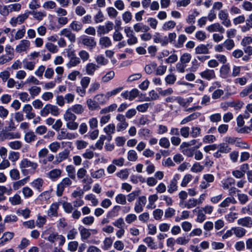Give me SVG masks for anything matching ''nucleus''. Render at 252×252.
<instances>
[{
  "mask_svg": "<svg viewBox=\"0 0 252 252\" xmlns=\"http://www.w3.org/2000/svg\"><path fill=\"white\" fill-rule=\"evenodd\" d=\"M193 212V213L195 212L197 213V218L196 219V221L197 222L202 223L206 220L205 214L203 212L202 209H199L197 211H196V209H194Z\"/></svg>",
  "mask_w": 252,
  "mask_h": 252,
  "instance_id": "nucleus-33",
  "label": "nucleus"
},
{
  "mask_svg": "<svg viewBox=\"0 0 252 252\" xmlns=\"http://www.w3.org/2000/svg\"><path fill=\"white\" fill-rule=\"evenodd\" d=\"M29 180L30 177L27 176L23 179L13 182L12 184L13 189L14 190H18L22 187L25 186L29 182Z\"/></svg>",
  "mask_w": 252,
  "mask_h": 252,
  "instance_id": "nucleus-9",
  "label": "nucleus"
},
{
  "mask_svg": "<svg viewBox=\"0 0 252 252\" xmlns=\"http://www.w3.org/2000/svg\"><path fill=\"white\" fill-rule=\"evenodd\" d=\"M8 200L11 204L14 206L21 205L23 203V200L18 193H15L13 196L9 197Z\"/></svg>",
  "mask_w": 252,
  "mask_h": 252,
  "instance_id": "nucleus-18",
  "label": "nucleus"
},
{
  "mask_svg": "<svg viewBox=\"0 0 252 252\" xmlns=\"http://www.w3.org/2000/svg\"><path fill=\"white\" fill-rule=\"evenodd\" d=\"M206 30L209 32H219L223 33L225 32L224 28L219 23H215L208 26Z\"/></svg>",
  "mask_w": 252,
  "mask_h": 252,
  "instance_id": "nucleus-7",
  "label": "nucleus"
},
{
  "mask_svg": "<svg viewBox=\"0 0 252 252\" xmlns=\"http://www.w3.org/2000/svg\"><path fill=\"white\" fill-rule=\"evenodd\" d=\"M167 191L169 193H172L178 190L177 181L175 178L172 179L170 181V184L167 187Z\"/></svg>",
  "mask_w": 252,
  "mask_h": 252,
  "instance_id": "nucleus-31",
  "label": "nucleus"
},
{
  "mask_svg": "<svg viewBox=\"0 0 252 252\" xmlns=\"http://www.w3.org/2000/svg\"><path fill=\"white\" fill-rule=\"evenodd\" d=\"M157 66V63L153 62L149 64L146 65L144 68V70L147 74H151L155 71Z\"/></svg>",
  "mask_w": 252,
  "mask_h": 252,
  "instance_id": "nucleus-37",
  "label": "nucleus"
},
{
  "mask_svg": "<svg viewBox=\"0 0 252 252\" xmlns=\"http://www.w3.org/2000/svg\"><path fill=\"white\" fill-rule=\"evenodd\" d=\"M159 145L162 148L167 149L170 147V143L168 138L163 137L159 139Z\"/></svg>",
  "mask_w": 252,
  "mask_h": 252,
  "instance_id": "nucleus-50",
  "label": "nucleus"
},
{
  "mask_svg": "<svg viewBox=\"0 0 252 252\" xmlns=\"http://www.w3.org/2000/svg\"><path fill=\"white\" fill-rule=\"evenodd\" d=\"M237 203L236 200L234 198V197H226L225 199H224L220 204L219 206L221 208H224L226 207H228L230 204H235Z\"/></svg>",
  "mask_w": 252,
  "mask_h": 252,
  "instance_id": "nucleus-25",
  "label": "nucleus"
},
{
  "mask_svg": "<svg viewBox=\"0 0 252 252\" xmlns=\"http://www.w3.org/2000/svg\"><path fill=\"white\" fill-rule=\"evenodd\" d=\"M30 46V42L28 40L23 39L20 41L19 44L16 47V51L17 53L26 51Z\"/></svg>",
  "mask_w": 252,
  "mask_h": 252,
  "instance_id": "nucleus-8",
  "label": "nucleus"
},
{
  "mask_svg": "<svg viewBox=\"0 0 252 252\" xmlns=\"http://www.w3.org/2000/svg\"><path fill=\"white\" fill-rule=\"evenodd\" d=\"M223 45L227 50H231L235 46V43L233 39L227 38L222 43Z\"/></svg>",
  "mask_w": 252,
  "mask_h": 252,
  "instance_id": "nucleus-40",
  "label": "nucleus"
},
{
  "mask_svg": "<svg viewBox=\"0 0 252 252\" xmlns=\"http://www.w3.org/2000/svg\"><path fill=\"white\" fill-rule=\"evenodd\" d=\"M24 139L27 143H30L35 141L37 139V136L33 131H29L25 133Z\"/></svg>",
  "mask_w": 252,
  "mask_h": 252,
  "instance_id": "nucleus-27",
  "label": "nucleus"
},
{
  "mask_svg": "<svg viewBox=\"0 0 252 252\" xmlns=\"http://www.w3.org/2000/svg\"><path fill=\"white\" fill-rule=\"evenodd\" d=\"M163 215V211L160 209H156L153 212V218L155 220H160Z\"/></svg>",
  "mask_w": 252,
  "mask_h": 252,
  "instance_id": "nucleus-51",
  "label": "nucleus"
},
{
  "mask_svg": "<svg viewBox=\"0 0 252 252\" xmlns=\"http://www.w3.org/2000/svg\"><path fill=\"white\" fill-rule=\"evenodd\" d=\"M22 192L25 198H29L33 195V190L29 187H24L22 189Z\"/></svg>",
  "mask_w": 252,
  "mask_h": 252,
  "instance_id": "nucleus-38",
  "label": "nucleus"
},
{
  "mask_svg": "<svg viewBox=\"0 0 252 252\" xmlns=\"http://www.w3.org/2000/svg\"><path fill=\"white\" fill-rule=\"evenodd\" d=\"M199 14V12L197 10L194 9L186 19L187 23L188 24L194 23L195 18L198 16Z\"/></svg>",
  "mask_w": 252,
  "mask_h": 252,
  "instance_id": "nucleus-34",
  "label": "nucleus"
},
{
  "mask_svg": "<svg viewBox=\"0 0 252 252\" xmlns=\"http://www.w3.org/2000/svg\"><path fill=\"white\" fill-rule=\"evenodd\" d=\"M5 51L6 53L5 55H6L7 57L9 58L12 60L14 57V48H12L10 45H7L5 48Z\"/></svg>",
  "mask_w": 252,
  "mask_h": 252,
  "instance_id": "nucleus-62",
  "label": "nucleus"
},
{
  "mask_svg": "<svg viewBox=\"0 0 252 252\" xmlns=\"http://www.w3.org/2000/svg\"><path fill=\"white\" fill-rule=\"evenodd\" d=\"M176 23L172 20L168 21L165 22L162 26L163 31H169L175 28Z\"/></svg>",
  "mask_w": 252,
  "mask_h": 252,
  "instance_id": "nucleus-46",
  "label": "nucleus"
},
{
  "mask_svg": "<svg viewBox=\"0 0 252 252\" xmlns=\"http://www.w3.org/2000/svg\"><path fill=\"white\" fill-rule=\"evenodd\" d=\"M230 70V66L228 64H225L222 65L220 68V75L222 78H226L229 76Z\"/></svg>",
  "mask_w": 252,
  "mask_h": 252,
  "instance_id": "nucleus-28",
  "label": "nucleus"
},
{
  "mask_svg": "<svg viewBox=\"0 0 252 252\" xmlns=\"http://www.w3.org/2000/svg\"><path fill=\"white\" fill-rule=\"evenodd\" d=\"M28 13L29 15H32L34 18L39 21L41 20L43 17L46 16L45 14L41 11H28Z\"/></svg>",
  "mask_w": 252,
  "mask_h": 252,
  "instance_id": "nucleus-44",
  "label": "nucleus"
},
{
  "mask_svg": "<svg viewBox=\"0 0 252 252\" xmlns=\"http://www.w3.org/2000/svg\"><path fill=\"white\" fill-rule=\"evenodd\" d=\"M200 116V113L199 112L193 113L187 117L184 118L180 122V124L182 125H185L188 123L198 118Z\"/></svg>",
  "mask_w": 252,
  "mask_h": 252,
  "instance_id": "nucleus-19",
  "label": "nucleus"
},
{
  "mask_svg": "<svg viewBox=\"0 0 252 252\" xmlns=\"http://www.w3.org/2000/svg\"><path fill=\"white\" fill-rule=\"evenodd\" d=\"M5 139H18L20 138L21 135L18 133L5 132L0 134Z\"/></svg>",
  "mask_w": 252,
  "mask_h": 252,
  "instance_id": "nucleus-35",
  "label": "nucleus"
},
{
  "mask_svg": "<svg viewBox=\"0 0 252 252\" xmlns=\"http://www.w3.org/2000/svg\"><path fill=\"white\" fill-rule=\"evenodd\" d=\"M22 5L19 3H15L8 5L9 13L13 11L18 12L21 9Z\"/></svg>",
  "mask_w": 252,
  "mask_h": 252,
  "instance_id": "nucleus-56",
  "label": "nucleus"
},
{
  "mask_svg": "<svg viewBox=\"0 0 252 252\" xmlns=\"http://www.w3.org/2000/svg\"><path fill=\"white\" fill-rule=\"evenodd\" d=\"M233 234H234L236 237L238 238H242L244 236L246 233L247 230L241 227H232Z\"/></svg>",
  "mask_w": 252,
  "mask_h": 252,
  "instance_id": "nucleus-21",
  "label": "nucleus"
},
{
  "mask_svg": "<svg viewBox=\"0 0 252 252\" xmlns=\"http://www.w3.org/2000/svg\"><path fill=\"white\" fill-rule=\"evenodd\" d=\"M195 53L198 54H208L209 52L208 48L207 46L204 44H201L197 46L195 49Z\"/></svg>",
  "mask_w": 252,
  "mask_h": 252,
  "instance_id": "nucleus-47",
  "label": "nucleus"
},
{
  "mask_svg": "<svg viewBox=\"0 0 252 252\" xmlns=\"http://www.w3.org/2000/svg\"><path fill=\"white\" fill-rule=\"evenodd\" d=\"M104 131L108 135L114 133L115 131V126L114 124H110L103 128Z\"/></svg>",
  "mask_w": 252,
  "mask_h": 252,
  "instance_id": "nucleus-57",
  "label": "nucleus"
},
{
  "mask_svg": "<svg viewBox=\"0 0 252 252\" xmlns=\"http://www.w3.org/2000/svg\"><path fill=\"white\" fill-rule=\"evenodd\" d=\"M64 118L66 121L69 122L75 121L76 119V116L75 115L74 113L67 109L64 114Z\"/></svg>",
  "mask_w": 252,
  "mask_h": 252,
  "instance_id": "nucleus-49",
  "label": "nucleus"
},
{
  "mask_svg": "<svg viewBox=\"0 0 252 252\" xmlns=\"http://www.w3.org/2000/svg\"><path fill=\"white\" fill-rule=\"evenodd\" d=\"M28 11L17 17H12L10 21V24L12 27H15L17 24H22L29 17Z\"/></svg>",
  "mask_w": 252,
  "mask_h": 252,
  "instance_id": "nucleus-4",
  "label": "nucleus"
},
{
  "mask_svg": "<svg viewBox=\"0 0 252 252\" xmlns=\"http://www.w3.org/2000/svg\"><path fill=\"white\" fill-rule=\"evenodd\" d=\"M115 76V72L113 70L107 72L105 75H104L101 79V81L102 83H105L108 82L111 80Z\"/></svg>",
  "mask_w": 252,
  "mask_h": 252,
  "instance_id": "nucleus-36",
  "label": "nucleus"
},
{
  "mask_svg": "<svg viewBox=\"0 0 252 252\" xmlns=\"http://www.w3.org/2000/svg\"><path fill=\"white\" fill-rule=\"evenodd\" d=\"M60 35H63L67 37L71 42H74L76 40L75 35L69 29H63L62 31H61Z\"/></svg>",
  "mask_w": 252,
  "mask_h": 252,
  "instance_id": "nucleus-16",
  "label": "nucleus"
},
{
  "mask_svg": "<svg viewBox=\"0 0 252 252\" xmlns=\"http://www.w3.org/2000/svg\"><path fill=\"white\" fill-rule=\"evenodd\" d=\"M30 245V241L25 237L22 238L20 244L17 246L19 250H23Z\"/></svg>",
  "mask_w": 252,
  "mask_h": 252,
  "instance_id": "nucleus-45",
  "label": "nucleus"
},
{
  "mask_svg": "<svg viewBox=\"0 0 252 252\" xmlns=\"http://www.w3.org/2000/svg\"><path fill=\"white\" fill-rule=\"evenodd\" d=\"M69 154V151L65 149L62 152L59 153L56 157V160L54 162L56 163H59L63 160L66 159Z\"/></svg>",
  "mask_w": 252,
  "mask_h": 252,
  "instance_id": "nucleus-20",
  "label": "nucleus"
},
{
  "mask_svg": "<svg viewBox=\"0 0 252 252\" xmlns=\"http://www.w3.org/2000/svg\"><path fill=\"white\" fill-rule=\"evenodd\" d=\"M124 32L126 34V36L128 38L127 43L129 45L136 44L138 42V38L135 35L134 32L129 27L125 28Z\"/></svg>",
  "mask_w": 252,
  "mask_h": 252,
  "instance_id": "nucleus-3",
  "label": "nucleus"
},
{
  "mask_svg": "<svg viewBox=\"0 0 252 252\" xmlns=\"http://www.w3.org/2000/svg\"><path fill=\"white\" fill-rule=\"evenodd\" d=\"M8 145L12 149L19 150L21 148L22 143L21 141L16 140L9 142Z\"/></svg>",
  "mask_w": 252,
  "mask_h": 252,
  "instance_id": "nucleus-54",
  "label": "nucleus"
},
{
  "mask_svg": "<svg viewBox=\"0 0 252 252\" xmlns=\"http://www.w3.org/2000/svg\"><path fill=\"white\" fill-rule=\"evenodd\" d=\"M198 205L196 199L191 198L184 203V207L188 209H191Z\"/></svg>",
  "mask_w": 252,
  "mask_h": 252,
  "instance_id": "nucleus-39",
  "label": "nucleus"
},
{
  "mask_svg": "<svg viewBox=\"0 0 252 252\" xmlns=\"http://www.w3.org/2000/svg\"><path fill=\"white\" fill-rule=\"evenodd\" d=\"M59 205L60 202H55L52 204L48 211V215L51 217H57Z\"/></svg>",
  "mask_w": 252,
  "mask_h": 252,
  "instance_id": "nucleus-17",
  "label": "nucleus"
},
{
  "mask_svg": "<svg viewBox=\"0 0 252 252\" xmlns=\"http://www.w3.org/2000/svg\"><path fill=\"white\" fill-rule=\"evenodd\" d=\"M237 224L244 227H252V219L250 217L240 218L237 220Z\"/></svg>",
  "mask_w": 252,
  "mask_h": 252,
  "instance_id": "nucleus-11",
  "label": "nucleus"
},
{
  "mask_svg": "<svg viewBox=\"0 0 252 252\" xmlns=\"http://www.w3.org/2000/svg\"><path fill=\"white\" fill-rule=\"evenodd\" d=\"M133 29L136 32H146L150 30V28L148 26L145 25L142 23H137L134 25Z\"/></svg>",
  "mask_w": 252,
  "mask_h": 252,
  "instance_id": "nucleus-14",
  "label": "nucleus"
},
{
  "mask_svg": "<svg viewBox=\"0 0 252 252\" xmlns=\"http://www.w3.org/2000/svg\"><path fill=\"white\" fill-rule=\"evenodd\" d=\"M81 41L83 44L91 48L95 47L96 44L93 37L86 35H84L81 37Z\"/></svg>",
  "mask_w": 252,
  "mask_h": 252,
  "instance_id": "nucleus-10",
  "label": "nucleus"
},
{
  "mask_svg": "<svg viewBox=\"0 0 252 252\" xmlns=\"http://www.w3.org/2000/svg\"><path fill=\"white\" fill-rule=\"evenodd\" d=\"M217 149L219 150L222 154H227L231 150L228 145L226 143H224V142L220 143L217 145Z\"/></svg>",
  "mask_w": 252,
  "mask_h": 252,
  "instance_id": "nucleus-32",
  "label": "nucleus"
},
{
  "mask_svg": "<svg viewBox=\"0 0 252 252\" xmlns=\"http://www.w3.org/2000/svg\"><path fill=\"white\" fill-rule=\"evenodd\" d=\"M158 199V196L156 194L150 195L148 197V204L146 206V208L148 209H152L156 208V206L155 204V202Z\"/></svg>",
  "mask_w": 252,
  "mask_h": 252,
  "instance_id": "nucleus-22",
  "label": "nucleus"
},
{
  "mask_svg": "<svg viewBox=\"0 0 252 252\" xmlns=\"http://www.w3.org/2000/svg\"><path fill=\"white\" fill-rule=\"evenodd\" d=\"M159 94L162 96H165L171 95L173 93V90L171 88H168L166 90H162L161 88H158V90Z\"/></svg>",
  "mask_w": 252,
  "mask_h": 252,
  "instance_id": "nucleus-60",
  "label": "nucleus"
},
{
  "mask_svg": "<svg viewBox=\"0 0 252 252\" xmlns=\"http://www.w3.org/2000/svg\"><path fill=\"white\" fill-rule=\"evenodd\" d=\"M91 79L89 77H84L81 80V84L82 89H80V95L83 96L86 93V89L90 83Z\"/></svg>",
  "mask_w": 252,
  "mask_h": 252,
  "instance_id": "nucleus-13",
  "label": "nucleus"
},
{
  "mask_svg": "<svg viewBox=\"0 0 252 252\" xmlns=\"http://www.w3.org/2000/svg\"><path fill=\"white\" fill-rule=\"evenodd\" d=\"M167 70V66L162 64L159 65L155 69V74L157 75L162 76L165 74Z\"/></svg>",
  "mask_w": 252,
  "mask_h": 252,
  "instance_id": "nucleus-52",
  "label": "nucleus"
},
{
  "mask_svg": "<svg viewBox=\"0 0 252 252\" xmlns=\"http://www.w3.org/2000/svg\"><path fill=\"white\" fill-rule=\"evenodd\" d=\"M95 60L98 65H105L107 64L108 61L102 55H98L95 58Z\"/></svg>",
  "mask_w": 252,
  "mask_h": 252,
  "instance_id": "nucleus-58",
  "label": "nucleus"
},
{
  "mask_svg": "<svg viewBox=\"0 0 252 252\" xmlns=\"http://www.w3.org/2000/svg\"><path fill=\"white\" fill-rule=\"evenodd\" d=\"M180 132L182 137L187 138L190 135V128L189 126H183L180 128Z\"/></svg>",
  "mask_w": 252,
  "mask_h": 252,
  "instance_id": "nucleus-59",
  "label": "nucleus"
},
{
  "mask_svg": "<svg viewBox=\"0 0 252 252\" xmlns=\"http://www.w3.org/2000/svg\"><path fill=\"white\" fill-rule=\"evenodd\" d=\"M187 37L186 35L182 34L178 36L177 42L175 44V46L177 48H182L185 42L187 40Z\"/></svg>",
  "mask_w": 252,
  "mask_h": 252,
  "instance_id": "nucleus-43",
  "label": "nucleus"
},
{
  "mask_svg": "<svg viewBox=\"0 0 252 252\" xmlns=\"http://www.w3.org/2000/svg\"><path fill=\"white\" fill-rule=\"evenodd\" d=\"M66 171L68 173V176L72 179L74 180L76 178L75 169L72 165H67L66 167Z\"/></svg>",
  "mask_w": 252,
  "mask_h": 252,
  "instance_id": "nucleus-48",
  "label": "nucleus"
},
{
  "mask_svg": "<svg viewBox=\"0 0 252 252\" xmlns=\"http://www.w3.org/2000/svg\"><path fill=\"white\" fill-rule=\"evenodd\" d=\"M99 68V66L94 63H89L86 65V71L87 74L92 75L94 71Z\"/></svg>",
  "mask_w": 252,
  "mask_h": 252,
  "instance_id": "nucleus-30",
  "label": "nucleus"
},
{
  "mask_svg": "<svg viewBox=\"0 0 252 252\" xmlns=\"http://www.w3.org/2000/svg\"><path fill=\"white\" fill-rule=\"evenodd\" d=\"M218 17L221 21V23L226 27H229L231 26V23L229 19L228 14L226 10H221L218 14Z\"/></svg>",
  "mask_w": 252,
  "mask_h": 252,
  "instance_id": "nucleus-5",
  "label": "nucleus"
},
{
  "mask_svg": "<svg viewBox=\"0 0 252 252\" xmlns=\"http://www.w3.org/2000/svg\"><path fill=\"white\" fill-rule=\"evenodd\" d=\"M176 80V76L174 74H170L167 75L164 79L165 83L168 85L174 84Z\"/></svg>",
  "mask_w": 252,
  "mask_h": 252,
  "instance_id": "nucleus-53",
  "label": "nucleus"
},
{
  "mask_svg": "<svg viewBox=\"0 0 252 252\" xmlns=\"http://www.w3.org/2000/svg\"><path fill=\"white\" fill-rule=\"evenodd\" d=\"M72 184V182L68 178L63 179L57 186L56 194L58 196H61L65 188L69 187Z\"/></svg>",
  "mask_w": 252,
  "mask_h": 252,
  "instance_id": "nucleus-2",
  "label": "nucleus"
},
{
  "mask_svg": "<svg viewBox=\"0 0 252 252\" xmlns=\"http://www.w3.org/2000/svg\"><path fill=\"white\" fill-rule=\"evenodd\" d=\"M116 202L122 205H125L126 203V196L123 194H118L115 198Z\"/></svg>",
  "mask_w": 252,
  "mask_h": 252,
  "instance_id": "nucleus-61",
  "label": "nucleus"
},
{
  "mask_svg": "<svg viewBox=\"0 0 252 252\" xmlns=\"http://www.w3.org/2000/svg\"><path fill=\"white\" fill-rule=\"evenodd\" d=\"M43 180L41 178H37L34 180L31 183V186L32 188L37 189L39 192L43 190L42 187L43 185Z\"/></svg>",
  "mask_w": 252,
  "mask_h": 252,
  "instance_id": "nucleus-23",
  "label": "nucleus"
},
{
  "mask_svg": "<svg viewBox=\"0 0 252 252\" xmlns=\"http://www.w3.org/2000/svg\"><path fill=\"white\" fill-rule=\"evenodd\" d=\"M62 171L59 169H54L51 170L48 173V176L52 181H56L57 179L59 178L61 176Z\"/></svg>",
  "mask_w": 252,
  "mask_h": 252,
  "instance_id": "nucleus-24",
  "label": "nucleus"
},
{
  "mask_svg": "<svg viewBox=\"0 0 252 252\" xmlns=\"http://www.w3.org/2000/svg\"><path fill=\"white\" fill-rule=\"evenodd\" d=\"M29 92L32 97L34 98L41 92V88L39 87L33 86L29 89Z\"/></svg>",
  "mask_w": 252,
  "mask_h": 252,
  "instance_id": "nucleus-55",
  "label": "nucleus"
},
{
  "mask_svg": "<svg viewBox=\"0 0 252 252\" xmlns=\"http://www.w3.org/2000/svg\"><path fill=\"white\" fill-rule=\"evenodd\" d=\"M14 233L11 232H5L0 238V246H3L6 243L11 240L14 237Z\"/></svg>",
  "mask_w": 252,
  "mask_h": 252,
  "instance_id": "nucleus-15",
  "label": "nucleus"
},
{
  "mask_svg": "<svg viewBox=\"0 0 252 252\" xmlns=\"http://www.w3.org/2000/svg\"><path fill=\"white\" fill-rule=\"evenodd\" d=\"M190 135L193 138L201 136V129L200 126H192L190 130Z\"/></svg>",
  "mask_w": 252,
  "mask_h": 252,
  "instance_id": "nucleus-26",
  "label": "nucleus"
},
{
  "mask_svg": "<svg viewBox=\"0 0 252 252\" xmlns=\"http://www.w3.org/2000/svg\"><path fill=\"white\" fill-rule=\"evenodd\" d=\"M99 44L100 45L101 48H108L111 45L112 42L109 37L103 36L100 38Z\"/></svg>",
  "mask_w": 252,
  "mask_h": 252,
  "instance_id": "nucleus-29",
  "label": "nucleus"
},
{
  "mask_svg": "<svg viewBox=\"0 0 252 252\" xmlns=\"http://www.w3.org/2000/svg\"><path fill=\"white\" fill-rule=\"evenodd\" d=\"M201 78L208 81L215 79L216 75L213 69H206L199 73Z\"/></svg>",
  "mask_w": 252,
  "mask_h": 252,
  "instance_id": "nucleus-6",
  "label": "nucleus"
},
{
  "mask_svg": "<svg viewBox=\"0 0 252 252\" xmlns=\"http://www.w3.org/2000/svg\"><path fill=\"white\" fill-rule=\"evenodd\" d=\"M216 141V137L213 135H206L202 138L204 143H212Z\"/></svg>",
  "mask_w": 252,
  "mask_h": 252,
  "instance_id": "nucleus-63",
  "label": "nucleus"
},
{
  "mask_svg": "<svg viewBox=\"0 0 252 252\" xmlns=\"http://www.w3.org/2000/svg\"><path fill=\"white\" fill-rule=\"evenodd\" d=\"M94 99L96 101L99 106L100 105H104L107 102V100L105 99V96L103 94H96L94 97Z\"/></svg>",
  "mask_w": 252,
  "mask_h": 252,
  "instance_id": "nucleus-41",
  "label": "nucleus"
},
{
  "mask_svg": "<svg viewBox=\"0 0 252 252\" xmlns=\"http://www.w3.org/2000/svg\"><path fill=\"white\" fill-rule=\"evenodd\" d=\"M37 167L38 164L36 162L31 161L27 158L22 159L19 163V167L22 173L24 175H26L28 173V171L26 169L27 168L30 167L31 174H33Z\"/></svg>",
  "mask_w": 252,
  "mask_h": 252,
  "instance_id": "nucleus-1",
  "label": "nucleus"
},
{
  "mask_svg": "<svg viewBox=\"0 0 252 252\" xmlns=\"http://www.w3.org/2000/svg\"><path fill=\"white\" fill-rule=\"evenodd\" d=\"M87 103L89 109L91 110H97L100 108V106L97 104V102L94 99V100H92V99H88Z\"/></svg>",
  "mask_w": 252,
  "mask_h": 252,
  "instance_id": "nucleus-42",
  "label": "nucleus"
},
{
  "mask_svg": "<svg viewBox=\"0 0 252 252\" xmlns=\"http://www.w3.org/2000/svg\"><path fill=\"white\" fill-rule=\"evenodd\" d=\"M32 107L29 104H25L23 107V111L26 113V117L28 119H32L35 117V114L32 112Z\"/></svg>",
  "mask_w": 252,
  "mask_h": 252,
  "instance_id": "nucleus-12",
  "label": "nucleus"
},
{
  "mask_svg": "<svg viewBox=\"0 0 252 252\" xmlns=\"http://www.w3.org/2000/svg\"><path fill=\"white\" fill-rule=\"evenodd\" d=\"M9 174L11 178L13 180H17L20 178V172L17 169H11L9 172Z\"/></svg>",
  "mask_w": 252,
  "mask_h": 252,
  "instance_id": "nucleus-64",
  "label": "nucleus"
}]
</instances>
